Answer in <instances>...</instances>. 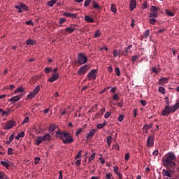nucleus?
<instances>
[{
    "label": "nucleus",
    "mask_w": 179,
    "mask_h": 179,
    "mask_svg": "<svg viewBox=\"0 0 179 179\" xmlns=\"http://www.w3.org/2000/svg\"><path fill=\"white\" fill-rule=\"evenodd\" d=\"M162 175L169 178L171 177V173L170 170H166L165 169H163L162 170Z\"/></svg>",
    "instance_id": "f3484780"
},
{
    "label": "nucleus",
    "mask_w": 179,
    "mask_h": 179,
    "mask_svg": "<svg viewBox=\"0 0 179 179\" xmlns=\"http://www.w3.org/2000/svg\"><path fill=\"white\" fill-rule=\"evenodd\" d=\"M90 70V66L89 65H83V66H81L78 71V76H83L85 74H86V73L87 72V71Z\"/></svg>",
    "instance_id": "39448f33"
},
{
    "label": "nucleus",
    "mask_w": 179,
    "mask_h": 179,
    "mask_svg": "<svg viewBox=\"0 0 179 179\" xmlns=\"http://www.w3.org/2000/svg\"><path fill=\"white\" fill-rule=\"evenodd\" d=\"M40 90H41V87H40L39 85H37L36 87H35V88L34 89V96H35V95H36V94L38 93V92L40 91Z\"/></svg>",
    "instance_id": "72a5a7b5"
},
{
    "label": "nucleus",
    "mask_w": 179,
    "mask_h": 179,
    "mask_svg": "<svg viewBox=\"0 0 179 179\" xmlns=\"http://www.w3.org/2000/svg\"><path fill=\"white\" fill-rule=\"evenodd\" d=\"M56 127L55 124H50L49 127V131L50 133L54 132L55 131Z\"/></svg>",
    "instance_id": "c9c22d12"
},
{
    "label": "nucleus",
    "mask_w": 179,
    "mask_h": 179,
    "mask_svg": "<svg viewBox=\"0 0 179 179\" xmlns=\"http://www.w3.org/2000/svg\"><path fill=\"white\" fill-rule=\"evenodd\" d=\"M163 164L164 166H167L168 168H176V163L172 162L171 159H169V153L165 155L164 157H163Z\"/></svg>",
    "instance_id": "7ed1b4c3"
},
{
    "label": "nucleus",
    "mask_w": 179,
    "mask_h": 179,
    "mask_svg": "<svg viewBox=\"0 0 179 179\" xmlns=\"http://www.w3.org/2000/svg\"><path fill=\"white\" fill-rule=\"evenodd\" d=\"M59 179H63V174L62 170L59 172Z\"/></svg>",
    "instance_id": "774afa93"
},
{
    "label": "nucleus",
    "mask_w": 179,
    "mask_h": 179,
    "mask_svg": "<svg viewBox=\"0 0 179 179\" xmlns=\"http://www.w3.org/2000/svg\"><path fill=\"white\" fill-rule=\"evenodd\" d=\"M138 55H133V56L131 57V61L133 62V63H134V62L136 61V59H138Z\"/></svg>",
    "instance_id": "864d4df0"
},
{
    "label": "nucleus",
    "mask_w": 179,
    "mask_h": 179,
    "mask_svg": "<svg viewBox=\"0 0 179 179\" xmlns=\"http://www.w3.org/2000/svg\"><path fill=\"white\" fill-rule=\"evenodd\" d=\"M8 177L3 171H0V179H8Z\"/></svg>",
    "instance_id": "c85d7f7f"
},
{
    "label": "nucleus",
    "mask_w": 179,
    "mask_h": 179,
    "mask_svg": "<svg viewBox=\"0 0 179 179\" xmlns=\"http://www.w3.org/2000/svg\"><path fill=\"white\" fill-rule=\"evenodd\" d=\"M141 103L142 104L143 106H145L147 104V101L144 100V99H141L140 101Z\"/></svg>",
    "instance_id": "4d7b16f0"
},
{
    "label": "nucleus",
    "mask_w": 179,
    "mask_h": 179,
    "mask_svg": "<svg viewBox=\"0 0 179 179\" xmlns=\"http://www.w3.org/2000/svg\"><path fill=\"white\" fill-rule=\"evenodd\" d=\"M64 16H66V17H77V14H73L71 13H64L63 14Z\"/></svg>",
    "instance_id": "5701e85b"
},
{
    "label": "nucleus",
    "mask_w": 179,
    "mask_h": 179,
    "mask_svg": "<svg viewBox=\"0 0 179 179\" xmlns=\"http://www.w3.org/2000/svg\"><path fill=\"white\" fill-rule=\"evenodd\" d=\"M92 0H85L84 2V6L88 7L90 5V3H92Z\"/></svg>",
    "instance_id": "ea45409f"
},
{
    "label": "nucleus",
    "mask_w": 179,
    "mask_h": 179,
    "mask_svg": "<svg viewBox=\"0 0 179 179\" xmlns=\"http://www.w3.org/2000/svg\"><path fill=\"white\" fill-rule=\"evenodd\" d=\"M169 159H170L172 162H175V160H176V155L174 152H169Z\"/></svg>",
    "instance_id": "dca6fc26"
},
{
    "label": "nucleus",
    "mask_w": 179,
    "mask_h": 179,
    "mask_svg": "<svg viewBox=\"0 0 179 179\" xmlns=\"http://www.w3.org/2000/svg\"><path fill=\"white\" fill-rule=\"evenodd\" d=\"M148 17H158V13H155L154 11H150V13L148 14Z\"/></svg>",
    "instance_id": "a878e982"
},
{
    "label": "nucleus",
    "mask_w": 179,
    "mask_h": 179,
    "mask_svg": "<svg viewBox=\"0 0 179 179\" xmlns=\"http://www.w3.org/2000/svg\"><path fill=\"white\" fill-rule=\"evenodd\" d=\"M111 12H113V13L117 12L116 6H115L114 3L111 4Z\"/></svg>",
    "instance_id": "a19ab883"
},
{
    "label": "nucleus",
    "mask_w": 179,
    "mask_h": 179,
    "mask_svg": "<svg viewBox=\"0 0 179 179\" xmlns=\"http://www.w3.org/2000/svg\"><path fill=\"white\" fill-rule=\"evenodd\" d=\"M15 8H17L18 10V13H22V9L24 10H28L29 7L26 3H20L19 5L15 6Z\"/></svg>",
    "instance_id": "0eeeda50"
},
{
    "label": "nucleus",
    "mask_w": 179,
    "mask_h": 179,
    "mask_svg": "<svg viewBox=\"0 0 179 179\" xmlns=\"http://www.w3.org/2000/svg\"><path fill=\"white\" fill-rule=\"evenodd\" d=\"M92 6L90 7L91 9H102V7L96 3V0H92Z\"/></svg>",
    "instance_id": "9d476101"
},
{
    "label": "nucleus",
    "mask_w": 179,
    "mask_h": 179,
    "mask_svg": "<svg viewBox=\"0 0 179 179\" xmlns=\"http://www.w3.org/2000/svg\"><path fill=\"white\" fill-rule=\"evenodd\" d=\"M124 118V115H120V116L118 117V119H117V120H118L119 122H122Z\"/></svg>",
    "instance_id": "6e6d98bb"
},
{
    "label": "nucleus",
    "mask_w": 179,
    "mask_h": 179,
    "mask_svg": "<svg viewBox=\"0 0 179 179\" xmlns=\"http://www.w3.org/2000/svg\"><path fill=\"white\" fill-rule=\"evenodd\" d=\"M66 20V18H59V23L64 24V23H65Z\"/></svg>",
    "instance_id": "13d9d810"
},
{
    "label": "nucleus",
    "mask_w": 179,
    "mask_h": 179,
    "mask_svg": "<svg viewBox=\"0 0 179 179\" xmlns=\"http://www.w3.org/2000/svg\"><path fill=\"white\" fill-rule=\"evenodd\" d=\"M21 97L18 95H16L15 96L11 97L9 101L10 102L15 103L17 102V101L20 100Z\"/></svg>",
    "instance_id": "a211bd4d"
},
{
    "label": "nucleus",
    "mask_w": 179,
    "mask_h": 179,
    "mask_svg": "<svg viewBox=\"0 0 179 179\" xmlns=\"http://www.w3.org/2000/svg\"><path fill=\"white\" fill-rule=\"evenodd\" d=\"M0 113H2V115H8V110H4L3 108H0Z\"/></svg>",
    "instance_id": "2f4dec72"
},
{
    "label": "nucleus",
    "mask_w": 179,
    "mask_h": 179,
    "mask_svg": "<svg viewBox=\"0 0 179 179\" xmlns=\"http://www.w3.org/2000/svg\"><path fill=\"white\" fill-rule=\"evenodd\" d=\"M107 69H108V72H109V73H112L113 71V69L112 66L107 67Z\"/></svg>",
    "instance_id": "69168bd1"
},
{
    "label": "nucleus",
    "mask_w": 179,
    "mask_h": 179,
    "mask_svg": "<svg viewBox=\"0 0 179 179\" xmlns=\"http://www.w3.org/2000/svg\"><path fill=\"white\" fill-rule=\"evenodd\" d=\"M133 112H134V117H136V116H137V108H134Z\"/></svg>",
    "instance_id": "338daca9"
},
{
    "label": "nucleus",
    "mask_w": 179,
    "mask_h": 179,
    "mask_svg": "<svg viewBox=\"0 0 179 179\" xmlns=\"http://www.w3.org/2000/svg\"><path fill=\"white\" fill-rule=\"evenodd\" d=\"M155 136H150L147 139V145L149 148H152L154 145Z\"/></svg>",
    "instance_id": "6e6552de"
},
{
    "label": "nucleus",
    "mask_w": 179,
    "mask_h": 179,
    "mask_svg": "<svg viewBox=\"0 0 179 179\" xmlns=\"http://www.w3.org/2000/svg\"><path fill=\"white\" fill-rule=\"evenodd\" d=\"M113 99L117 101L120 100V96H118V94H113Z\"/></svg>",
    "instance_id": "a18cd8bd"
},
{
    "label": "nucleus",
    "mask_w": 179,
    "mask_h": 179,
    "mask_svg": "<svg viewBox=\"0 0 179 179\" xmlns=\"http://www.w3.org/2000/svg\"><path fill=\"white\" fill-rule=\"evenodd\" d=\"M158 91L159 92V93H162V94H166V89L162 86H160L158 88Z\"/></svg>",
    "instance_id": "7c9ffc66"
},
{
    "label": "nucleus",
    "mask_w": 179,
    "mask_h": 179,
    "mask_svg": "<svg viewBox=\"0 0 179 179\" xmlns=\"http://www.w3.org/2000/svg\"><path fill=\"white\" fill-rule=\"evenodd\" d=\"M56 136L57 138L62 140L64 145L73 143L74 141L73 136H71L70 133L68 132H62V131H57L56 133Z\"/></svg>",
    "instance_id": "f03ea898"
},
{
    "label": "nucleus",
    "mask_w": 179,
    "mask_h": 179,
    "mask_svg": "<svg viewBox=\"0 0 179 179\" xmlns=\"http://www.w3.org/2000/svg\"><path fill=\"white\" fill-rule=\"evenodd\" d=\"M29 121V117L27 116L24 120H23V123H27Z\"/></svg>",
    "instance_id": "0e129e2a"
},
{
    "label": "nucleus",
    "mask_w": 179,
    "mask_h": 179,
    "mask_svg": "<svg viewBox=\"0 0 179 179\" xmlns=\"http://www.w3.org/2000/svg\"><path fill=\"white\" fill-rule=\"evenodd\" d=\"M88 62V58L83 53H79L78 55V63L80 65L85 64Z\"/></svg>",
    "instance_id": "20e7f679"
},
{
    "label": "nucleus",
    "mask_w": 179,
    "mask_h": 179,
    "mask_svg": "<svg viewBox=\"0 0 179 179\" xmlns=\"http://www.w3.org/2000/svg\"><path fill=\"white\" fill-rule=\"evenodd\" d=\"M34 160H35V164H39V162H40L41 157H36L35 159H34Z\"/></svg>",
    "instance_id": "603ef678"
},
{
    "label": "nucleus",
    "mask_w": 179,
    "mask_h": 179,
    "mask_svg": "<svg viewBox=\"0 0 179 179\" xmlns=\"http://www.w3.org/2000/svg\"><path fill=\"white\" fill-rule=\"evenodd\" d=\"M110 115H111L110 112H106V113L104 115V117H105L106 119H108V117H109Z\"/></svg>",
    "instance_id": "680f3d73"
},
{
    "label": "nucleus",
    "mask_w": 179,
    "mask_h": 179,
    "mask_svg": "<svg viewBox=\"0 0 179 179\" xmlns=\"http://www.w3.org/2000/svg\"><path fill=\"white\" fill-rule=\"evenodd\" d=\"M113 171L117 176H118L119 178H122V174L120 172H118L117 166H113Z\"/></svg>",
    "instance_id": "b1692460"
},
{
    "label": "nucleus",
    "mask_w": 179,
    "mask_h": 179,
    "mask_svg": "<svg viewBox=\"0 0 179 179\" xmlns=\"http://www.w3.org/2000/svg\"><path fill=\"white\" fill-rule=\"evenodd\" d=\"M149 23L151 24V25H155V23H156L155 18L150 17Z\"/></svg>",
    "instance_id": "58836bf2"
},
{
    "label": "nucleus",
    "mask_w": 179,
    "mask_h": 179,
    "mask_svg": "<svg viewBox=\"0 0 179 179\" xmlns=\"http://www.w3.org/2000/svg\"><path fill=\"white\" fill-rule=\"evenodd\" d=\"M159 8H157L156 6H151L150 8V12H154V13H158L157 10H159Z\"/></svg>",
    "instance_id": "bb28decb"
},
{
    "label": "nucleus",
    "mask_w": 179,
    "mask_h": 179,
    "mask_svg": "<svg viewBox=\"0 0 179 179\" xmlns=\"http://www.w3.org/2000/svg\"><path fill=\"white\" fill-rule=\"evenodd\" d=\"M166 106L163 110H162V115L167 116L170 113H174L179 108V102L175 103L174 105L170 106L169 97H165Z\"/></svg>",
    "instance_id": "f257e3e1"
},
{
    "label": "nucleus",
    "mask_w": 179,
    "mask_h": 179,
    "mask_svg": "<svg viewBox=\"0 0 179 179\" xmlns=\"http://www.w3.org/2000/svg\"><path fill=\"white\" fill-rule=\"evenodd\" d=\"M43 141V137L41 136H38V138H36V141L35 142V145H41Z\"/></svg>",
    "instance_id": "aec40b11"
},
{
    "label": "nucleus",
    "mask_w": 179,
    "mask_h": 179,
    "mask_svg": "<svg viewBox=\"0 0 179 179\" xmlns=\"http://www.w3.org/2000/svg\"><path fill=\"white\" fill-rule=\"evenodd\" d=\"M113 142V138L112 136H108L107 138V145H108V147H110L111 143Z\"/></svg>",
    "instance_id": "c756f323"
},
{
    "label": "nucleus",
    "mask_w": 179,
    "mask_h": 179,
    "mask_svg": "<svg viewBox=\"0 0 179 179\" xmlns=\"http://www.w3.org/2000/svg\"><path fill=\"white\" fill-rule=\"evenodd\" d=\"M169 82V78H159L158 84H159L160 85H164L166 83H168Z\"/></svg>",
    "instance_id": "4468645a"
},
{
    "label": "nucleus",
    "mask_w": 179,
    "mask_h": 179,
    "mask_svg": "<svg viewBox=\"0 0 179 179\" xmlns=\"http://www.w3.org/2000/svg\"><path fill=\"white\" fill-rule=\"evenodd\" d=\"M101 33L99 31H96L94 34L95 37H100Z\"/></svg>",
    "instance_id": "e2e57ef3"
},
{
    "label": "nucleus",
    "mask_w": 179,
    "mask_h": 179,
    "mask_svg": "<svg viewBox=\"0 0 179 179\" xmlns=\"http://www.w3.org/2000/svg\"><path fill=\"white\" fill-rule=\"evenodd\" d=\"M152 73H155L156 74H158L159 72V69H157V67H152Z\"/></svg>",
    "instance_id": "c03bdc74"
},
{
    "label": "nucleus",
    "mask_w": 179,
    "mask_h": 179,
    "mask_svg": "<svg viewBox=\"0 0 179 179\" xmlns=\"http://www.w3.org/2000/svg\"><path fill=\"white\" fill-rule=\"evenodd\" d=\"M150 29H147V31H145V34H144V36L145 37V38H148V36H149V35H150Z\"/></svg>",
    "instance_id": "bf43d9fd"
},
{
    "label": "nucleus",
    "mask_w": 179,
    "mask_h": 179,
    "mask_svg": "<svg viewBox=\"0 0 179 179\" xmlns=\"http://www.w3.org/2000/svg\"><path fill=\"white\" fill-rule=\"evenodd\" d=\"M34 90L31 92L28 95L27 97H29L30 99H33V97H34Z\"/></svg>",
    "instance_id": "de8ad7c7"
},
{
    "label": "nucleus",
    "mask_w": 179,
    "mask_h": 179,
    "mask_svg": "<svg viewBox=\"0 0 179 179\" xmlns=\"http://www.w3.org/2000/svg\"><path fill=\"white\" fill-rule=\"evenodd\" d=\"M44 71H45V73H46V74H48V73L51 72L52 69L50 67H45Z\"/></svg>",
    "instance_id": "5fc2aeb1"
},
{
    "label": "nucleus",
    "mask_w": 179,
    "mask_h": 179,
    "mask_svg": "<svg viewBox=\"0 0 179 179\" xmlns=\"http://www.w3.org/2000/svg\"><path fill=\"white\" fill-rule=\"evenodd\" d=\"M59 78V74L58 73H54L52 76L51 78H48V82H55V80Z\"/></svg>",
    "instance_id": "9b49d317"
},
{
    "label": "nucleus",
    "mask_w": 179,
    "mask_h": 179,
    "mask_svg": "<svg viewBox=\"0 0 179 179\" xmlns=\"http://www.w3.org/2000/svg\"><path fill=\"white\" fill-rule=\"evenodd\" d=\"M115 73H116V76H121V71H120V69L119 67H116V68L115 69Z\"/></svg>",
    "instance_id": "e433bc0d"
},
{
    "label": "nucleus",
    "mask_w": 179,
    "mask_h": 179,
    "mask_svg": "<svg viewBox=\"0 0 179 179\" xmlns=\"http://www.w3.org/2000/svg\"><path fill=\"white\" fill-rule=\"evenodd\" d=\"M97 71L96 69H92L87 75V79L88 80H96Z\"/></svg>",
    "instance_id": "423d86ee"
},
{
    "label": "nucleus",
    "mask_w": 179,
    "mask_h": 179,
    "mask_svg": "<svg viewBox=\"0 0 179 179\" xmlns=\"http://www.w3.org/2000/svg\"><path fill=\"white\" fill-rule=\"evenodd\" d=\"M21 92H23V87H20L15 90V93H20Z\"/></svg>",
    "instance_id": "8fccbe9b"
},
{
    "label": "nucleus",
    "mask_w": 179,
    "mask_h": 179,
    "mask_svg": "<svg viewBox=\"0 0 179 179\" xmlns=\"http://www.w3.org/2000/svg\"><path fill=\"white\" fill-rule=\"evenodd\" d=\"M96 129H92L86 136V139H92L96 132Z\"/></svg>",
    "instance_id": "f8f14e48"
},
{
    "label": "nucleus",
    "mask_w": 179,
    "mask_h": 179,
    "mask_svg": "<svg viewBox=\"0 0 179 179\" xmlns=\"http://www.w3.org/2000/svg\"><path fill=\"white\" fill-rule=\"evenodd\" d=\"M5 151V148L2 147V145H0V155H6V152H4Z\"/></svg>",
    "instance_id": "37998d69"
},
{
    "label": "nucleus",
    "mask_w": 179,
    "mask_h": 179,
    "mask_svg": "<svg viewBox=\"0 0 179 179\" xmlns=\"http://www.w3.org/2000/svg\"><path fill=\"white\" fill-rule=\"evenodd\" d=\"M1 164L6 168V169H9V163L6 161H1Z\"/></svg>",
    "instance_id": "cd10ccee"
},
{
    "label": "nucleus",
    "mask_w": 179,
    "mask_h": 179,
    "mask_svg": "<svg viewBox=\"0 0 179 179\" xmlns=\"http://www.w3.org/2000/svg\"><path fill=\"white\" fill-rule=\"evenodd\" d=\"M13 151H14V150H13L12 148H9L8 149V155H13Z\"/></svg>",
    "instance_id": "49530a36"
},
{
    "label": "nucleus",
    "mask_w": 179,
    "mask_h": 179,
    "mask_svg": "<svg viewBox=\"0 0 179 179\" xmlns=\"http://www.w3.org/2000/svg\"><path fill=\"white\" fill-rule=\"evenodd\" d=\"M106 179H115L114 177H113V174L111 172H108L106 174Z\"/></svg>",
    "instance_id": "f704fd0d"
},
{
    "label": "nucleus",
    "mask_w": 179,
    "mask_h": 179,
    "mask_svg": "<svg viewBox=\"0 0 179 179\" xmlns=\"http://www.w3.org/2000/svg\"><path fill=\"white\" fill-rule=\"evenodd\" d=\"M57 0H50V1H48V6L52 7L54 3H56Z\"/></svg>",
    "instance_id": "473e14b6"
},
{
    "label": "nucleus",
    "mask_w": 179,
    "mask_h": 179,
    "mask_svg": "<svg viewBox=\"0 0 179 179\" xmlns=\"http://www.w3.org/2000/svg\"><path fill=\"white\" fill-rule=\"evenodd\" d=\"M166 13L169 16H171V17L174 16V15H175L172 11L169 10H166Z\"/></svg>",
    "instance_id": "09e8293b"
},
{
    "label": "nucleus",
    "mask_w": 179,
    "mask_h": 179,
    "mask_svg": "<svg viewBox=\"0 0 179 179\" xmlns=\"http://www.w3.org/2000/svg\"><path fill=\"white\" fill-rule=\"evenodd\" d=\"M52 139V136H50V134H49V133H46L45 134V136H43V141H51Z\"/></svg>",
    "instance_id": "2eb2a0df"
},
{
    "label": "nucleus",
    "mask_w": 179,
    "mask_h": 179,
    "mask_svg": "<svg viewBox=\"0 0 179 179\" xmlns=\"http://www.w3.org/2000/svg\"><path fill=\"white\" fill-rule=\"evenodd\" d=\"M73 25H71L70 27H66L65 28L64 31H68V33L69 34H71V33H73V31H75V30L76 29V28L72 27Z\"/></svg>",
    "instance_id": "4be33fe9"
},
{
    "label": "nucleus",
    "mask_w": 179,
    "mask_h": 179,
    "mask_svg": "<svg viewBox=\"0 0 179 179\" xmlns=\"http://www.w3.org/2000/svg\"><path fill=\"white\" fill-rule=\"evenodd\" d=\"M27 45H36V42L33 39H27L26 41Z\"/></svg>",
    "instance_id": "412c9836"
},
{
    "label": "nucleus",
    "mask_w": 179,
    "mask_h": 179,
    "mask_svg": "<svg viewBox=\"0 0 179 179\" xmlns=\"http://www.w3.org/2000/svg\"><path fill=\"white\" fill-rule=\"evenodd\" d=\"M59 111L60 112L61 117H62L63 115H64V114L66 113V110H65V108L64 110H62V108H59Z\"/></svg>",
    "instance_id": "79ce46f5"
},
{
    "label": "nucleus",
    "mask_w": 179,
    "mask_h": 179,
    "mask_svg": "<svg viewBox=\"0 0 179 179\" xmlns=\"http://www.w3.org/2000/svg\"><path fill=\"white\" fill-rule=\"evenodd\" d=\"M96 153L94 152L92 155L89 157V163L92 162L95 159Z\"/></svg>",
    "instance_id": "4c0bfd02"
},
{
    "label": "nucleus",
    "mask_w": 179,
    "mask_h": 179,
    "mask_svg": "<svg viewBox=\"0 0 179 179\" xmlns=\"http://www.w3.org/2000/svg\"><path fill=\"white\" fill-rule=\"evenodd\" d=\"M82 131H83V129H82V128L78 129V130L76 131V136H78L79 134H81Z\"/></svg>",
    "instance_id": "052dcab7"
},
{
    "label": "nucleus",
    "mask_w": 179,
    "mask_h": 179,
    "mask_svg": "<svg viewBox=\"0 0 179 179\" xmlns=\"http://www.w3.org/2000/svg\"><path fill=\"white\" fill-rule=\"evenodd\" d=\"M131 48H132V45H129L124 50L125 53H127L128 55H129V54H131Z\"/></svg>",
    "instance_id": "393cba45"
},
{
    "label": "nucleus",
    "mask_w": 179,
    "mask_h": 179,
    "mask_svg": "<svg viewBox=\"0 0 179 179\" xmlns=\"http://www.w3.org/2000/svg\"><path fill=\"white\" fill-rule=\"evenodd\" d=\"M82 157V151H79L78 153H77V155L75 157V159H79L81 158Z\"/></svg>",
    "instance_id": "3c124183"
},
{
    "label": "nucleus",
    "mask_w": 179,
    "mask_h": 179,
    "mask_svg": "<svg viewBox=\"0 0 179 179\" xmlns=\"http://www.w3.org/2000/svg\"><path fill=\"white\" fill-rule=\"evenodd\" d=\"M129 6L130 10H134L136 7V0H130Z\"/></svg>",
    "instance_id": "ddd939ff"
},
{
    "label": "nucleus",
    "mask_w": 179,
    "mask_h": 179,
    "mask_svg": "<svg viewBox=\"0 0 179 179\" xmlns=\"http://www.w3.org/2000/svg\"><path fill=\"white\" fill-rule=\"evenodd\" d=\"M84 20L87 22L88 23H94V20L89 16V15H86L84 17Z\"/></svg>",
    "instance_id": "6ab92c4d"
},
{
    "label": "nucleus",
    "mask_w": 179,
    "mask_h": 179,
    "mask_svg": "<svg viewBox=\"0 0 179 179\" xmlns=\"http://www.w3.org/2000/svg\"><path fill=\"white\" fill-rule=\"evenodd\" d=\"M15 125L14 121H8L7 122L6 126L4 127L5 130H10L12 129Z\"/></svg>",
    "instance_id": "1a4fd4ad"
}]
</instances>
